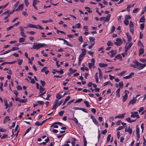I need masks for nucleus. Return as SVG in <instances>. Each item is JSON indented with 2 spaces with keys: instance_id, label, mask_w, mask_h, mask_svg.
Here are the masks:
<instances>
[{
  "instance_id": "nucleus-40",
  "label": "nucleus",
  "mask_w": 146,
  "mask_h": 146,
  "mask_svg": "<svg viewBox=\"0 0 146 146\" xmlns=\"http://www.w3.org/2000/svg\"><path fill=\"white\" fill-rule=\"evenodd\" d=\"M69 71L70 72L72 73H74L76 72L77 71L76 70H74L72 69V68H70L69 69Z\"/></svg>"
},
{
  "instance_id": "nucleus-28",
  "label": "nucleus",
  "mask_w": 146,
  "mask_h": 146,
  "mask_svg": "<svg viewBox=\"0 0 146 146\" xmlns=\"http://www.w3.org/2000/svg\"><path fill=\"white\" fill-rule=\"evenodd\" d=\"M145 21V18L144 16H143L139 21L140 23H144Z\"/></svg>"
},
{
  "instance_id": "nucleus-52",
  "label": "nucleus",
  "mask_w": 146,
  "mask_h": 146,
  "mask_svg": "<svg viewBox=\"0 0 146 146\" xmlns=\"http://www.w3.org/2000/svg\"><path fill=\"white\" fill-rule=\"evenodd\" d=\"M37 103L38 104L40 105H42L44 103L43 102L41 101H37Z\"/></svg>"
},
{
  "instance_id": "nucleus-23",
  "label": "nucleus",
  "mask_w": 146,
  "mask_h": 146,
  "mask_svg": "<svg viewBox=\"0 0 146 146\" xmlns=\"http://www.w3.org/2000/svg\"><path fill=\"white\" fill-rule=\"evenodd\" d=\"M120 88H119L116 91V96H118L119 97H120Z\"/></svg>"
},
{
  "instance_id": "nucleus-22",
  "label": "nucleus",
  "mask_w": 146,
  "mask_h": 146,
  "mask_svg": "<svg viewBox=\"0 0 146 146\" xmlns=\"http://www.w3.org/2000/svg\"><path fill=\"white\" fill-rule=\"evenodd\" d=\"M144 52V49L143 48H141L139 49V56L141 55L142 54H143Z\"/></svg>"
},
{
  "instance_id": "nucleus-57",
  "label": "nucleus",
  "mask_w": 146,
  "mask_h": 146,
  "mask_svg": "<svg viewBox=\"0 0 146 146\" xmlns=\"http://www.w3.org/2000/svg\"><path fill=\"white\" fill-rule=\"evenodd\" d=\"M64 111H61L59 112L58 113V115L60 116H62L63 114L64 113Z\"/></svg>"
},
{
  "instance_id": "nucleus-18",
  "label": "nucleus",
  "mask_w": 146,
  "mask_h": 146,
  "mask_svg": "<svg viewBox=\"0 0 146 146\" xmlns=\"http://www.w3.org/2000/svg\"><path fill=\"white\" fill-rule=\"evenodd\" d=\"M63 96H63V95L62 96V95H60V93H57L56 94V98L58 99H59V100L61 99Z\"/></svg>"
},
{
  "instance_id": "nucleus-16",
  "label": "nucleus",
  "mask_w": 146,
  "mask_h": 146,
  "mask_svg": "<svg viewBox=\"0 0 146 146\" xmlns=\"http://www.w3.org/2000/svg\"><path fill=\"white\" fill-rule=\"evenodd\" d=\"M10 120V119H9V117L8 116H7L5 118L3 121V123H5Z\"/></svg>"
},
{
  "instance_id": "nucleus-60",
  "label": "nucleus",
  "mask_w": 146,
  "mask_h": 146,
  "mask_svg": "<svg viewBox=\"0 0 146 146\" xmlns=\"http://www.w3.org/2000/svg\"><path fill=\"white\" fill-rule=\"evenodd\" d=\"M5 105L6 107V108L7 109L8 107V105L7 104V101H4Z\"/></svg>"
},
{
  "instance_id": "nucleus-33",
  "label": "nucleus",
  "mask_w": 146,
  "mask_h": 146,
  "mask_svg": "<svg viewBox=\"0 0 146 146\" xmlns=\"http://www.w3.org/2000/svg\"><path fill=\"white\" fill-rule=\"evenodd\" d=\"M84 103L86 104V106L88 107H90V105L89 104V102L87 101H84Z\"/></svg>"
},
{
  "instance_id": "nucleus-34",
  "label": "nucleus",
  "mask_w": 146,
  "mask_h": 146,
  "mask_svg": "<svg viewBox=\"0 0 146 146\" xmlns=\"http://www.w3.org/2000/svg\"><path fill=\"white\" fill-rule=\"evenodd\" d=\"M124 24L126 26L128 25L129 24V21L128 20L125 19L123 21Z\"/></svg>"
},
{
  "instance_id": "nucleus-19",
  "label": "nucleus",
  "mask_w": 146,
  "mask_h": 146,
  "mask_svg": "<svg viewBox=\"0 0 146 146\" xmlns=\"http://www.w3.org/2000/svg\"><path fill=\"white\" fill-rule=\"evenodd\" d=\"M99 65L100 67H106L108 66V64H107L102 63H99Z\"/></svg>"
},
{
  "instance_id": "nucleus-43",
  "label": "nucleus",
  "mask_w": 146,
  "mask_h": 146,
  "mask_svg": "<svg viewBox=\"0 0 146 146\" xmlns=\"http://www.w3.org/2000/svg\"><path fill=\"white\" fill-rule=\"evenodd\" d=\"M18 64L19 65H21L23 62V60L20 59H18Z\"/></svg>"
},
{
  "instance_id": "nucleus-29",
  "label": "nucleus",
  "mask_w": 146,
  "mask_h": 146,
  "mask_svg": "<svg viewBox=\"0 0 146 146\" xmlns=\"http://www.w3.org/2000/svg\"><path fill=\"white\" fill-rule=\"evenodd\" d=\"M119 85L120 88H123V82L122 81L120 82L119 83Z\"/></svg>"
},
{
  "instance_id": "nucleus-31",
  "label": "nucleus",
  "mask_w": 146,
  "mask_h": 146,
  "mask_svg": "<svg viewBox=\"0 0 146 146\" xmlns=\"http://www.w3.org/2000/svg\"><path fill=\"white\" fill-rule=\"evenodd\" d=\"M84 56L82 55V54H80L78 60L82 61L83 60Z\"/></svg>"
},
{
  "instance_id": "nucleus-61",
  "label": "nucleus",
  "mask_w": 146,
  "mask_h": 146,
  "mask_svg": "<svg viewBox=\"0 0 146 146\" xmlns=\"http://www.w3.org/2000/svg\"><path fill=\"white\" fill-rule=\"evenodd\" d=\"M58 100H56L54 103V104L58 106Z\"/></svg>"
},
{
  "instance_id": "nucleus-27",
  "label": "nucleus",
  "mask_w": 146,
  "mask_h": 146,
  "mask_svg": "<svg viewBox=\"0 0 146 146\" xmlns=\"http://www.w3.org/2000/svg\"><path fill=\"white\" fill-rule=\"evenodd\" d=\"M98 72L96 73L95 76L96 82L97 83H98Z\"/></svg>"
},
{
  "instance_id": "nucleus-53",
  "label": "nucleus",
  "mask_w": 146,
  "mask_h": 146,
  "mask_svg": "<svg viewBox=\"0 0 146 146\" xmlns=\"http://www.w3.org/2000/svg\"><path fill=\"white\" fill-rule=\"evenodd\" d=\"M82 101V99H79L77 100L75 102V103L80 102Z\"/></svg>"
},
{
  "instance_id": "nucleus-55",
  "label": "nucleus",
  "mask_w": 146,
  "mask_h": 146,
  "mask_svg": "<svg viewBox=\"0 0 146 146\" xmlns=\"http://www.w3.org/2000/svg\"><path fill=\"white\" fill-rule=\"evenodd\" d=\"M40 82L42 86H44L45 84V82L44 81H43L42 80H40Z\"/></svg>"
},
{
  "instance_id": "nucleus-38",
  "label": "nucleus",
  "mask_w": 146,
  "mask_h": 146,
  "mask_svg": "<svg viewBox=\"0 0 146 146\" xmlns=\"http://www.w3.org/2000/svg\"><path fill=\"white\" fill-rule=\"evenodd\" d=\"M125 115V113H124L122 114L118 115L119 118H123L124 117V115Z\"/></svg>"
},
{
  "instance_id": "nucleus-13",
  "label": "nucleus",
  "mask_w": 146,
  "mask_h": 146,
  "mask_svg": "<svg viewBox=\"0 0 146 146\" xmlns=\"http://www.w3.org/2000/svg\"><path fill=\"white\" fill-rule=\"evenodd\" d=\"M125 132H128L130 134H131L132 132V130L130 128V127L129 126L128 128L127 127L125 128Z\"/></svg>"
},
{
  "instance_id": "nucleus-30",
  "label": "nucleus",
  "mask_w": 146,
  "mask_h": 146,
  "mask_svg": "<svg viewBox=\"0 0 146 146\" xmlns=\"http://www.w3.org/2000/svg\"><path fill=\"white\" fill-rule=\"evenodd\" d=\"M72 139L73 140L71 141V143L73 146H74L75 144V141H76V139L74 138H72Z\"/></svg>"
},
{
  "instance_id": "nucleus-36",
  "label": "nucleus",
  "mask_w": 146,
  "mask_h": 146,
  "mask_svg": "<svg viewBox=\"0 0 146 146\" xmlns=\"http://www.w3.org/2000/svg\"><path fill=\"white\" fill-rule=\"evenodd\" d=\"M107 45L108 46H111L113 45V43L110 40L108 42Z\"/></svg>"
},
{
  "instance_id": "nucleus-56",
  "label": "nucleus",
  "mask_w": 146,
  "mask_h": 146,
  "mask_svg": "<svg viewBox=\"0 0 146 146\" xmlns=\"http://www.w3.org/2000/svg\"><path fill=\"white\" fill-rule=\"evenodd\" d=\"M3 86V83L2 82H1L0 84V89L2 92L3 91V89L2 88Z\"/></svg>"
},
{
  "instance_id": "nucleus-25",
  "label": "nucleus",
  "mask_w": 146,
  "mask_h": 146,
  "mask_svg": "<svg viewBox=\"0 0 146 146\" xmlns=\"http://www.w3.org/2000/svg\"><path fill=\"white\" fill-rule=\"evenodd\" d=\"M81 50L82 51V53L80 54H82L83 55L85 56L86 53V50L84 49H81Z\"/></svg>"
},
{
  "instance_id": "nucleus-63",
  "label": "nucleus",
  "mask_w": 146,
  "mask_h": 146,
  "mask_svg": "<svg viewBox=\"0 0 146 146\" xmlns=\"http://www.w3.org/2000/svg\"><path fill=\"white\" fill-rule=\"evenodd\" d=\"M24 2L26 5L27 7L29 5V3L27 0H24Z\"/></svg>"
},
{
  "instance_id": "nucleus-48",
  "label": "nucleus",
  "mask_w": 146,
  "mask_h": 146,
  "mask_svg": "<svg viewBox=\"0 0 146 146\" xmlns=\"http://www.w3.org/2000/svg\"><path fill=\"white\" fill-rule=\"evenodd\" d=\"M139 9V8H136L133 10V12L134 13H135L137 12Z\"/></svg>"
},
{
  "instance_id": "nucleus-7",
  "label": "nucleus",
  "mask_w": 146,
  "mask_h": 146,
  "mask_svg": "<svg viewBox=\"0 0 146 146\" xmlns=\"http://www.w3.org/2000/svg\"><path fill=\"white\" fill-rule=\"evenodd\" d=\"M138 113L137 112H131V116L132 117H136L137 118H139V116L137 114Z\"/></svg>"
},
{
  "instance_id": "nucleus-59",
  "label": "nucleus",
  "mask_w": 146,
  "mask_h": 146,
  "mask_svg": "<svg viewBox=\"0 0 146 146\" xmlns=\"http://www.w3.org/2000/svg\"><path fill=\"white\" fill-rule=\"evenodd\" d=\"M140 60L141 62L143 63H145V62H146V59H140Z\"/></svg>"
},
{
  "instance_id": "nucleus-10",
  "label": "nucleus",
  "mask_w": 146,
  "mask_h": 146,
  "mask_svg": "<svg viewBox=\"0 0 146 146\" xmlns=\"http://www.w3.org/2000/svg\"><path fill=\"white\" fill-rule=\"evenodd\" d=\"M137 101V99H136L134 97L133 99L130 100L128 104V105L129 106L131 104H134Z\"/></svg>"
},
{
  "instance_id": "nucleus-39",
  "label": "nucleus",
  "mask_w": 146,
  "mask_h": 146,
  "mask_svg": "<svg viewBox=\"0 0 146 146\" xmlns=\"http://www.w3.org/2000/svg\"><path fill=\"white\" fill-rule=\"evenodd\" d=\"M19 49V48L17 47H14L12 48L10 50L11 51H14L15 50H18Z\"/></svg>"
},
{
  "instance_id": "nucleus-35",
  "label": "nucleus",
  "mask_w": 146,
  "mask_h": 146,
  "mask_svg": "<svg viewBox=\"0 0 146 146\" xmlns=\"http://www.w3.org/2000/svg\"><path fill=\"white\" fill-rule=\"evenodd\" d=\"M71 119L74 121L76 124H77L78 123V121L76 117H73Z\"/></svg>"
},
{
  "instance_id": "nucleus-26",
  "label": "nucleus",
  "mask_w": 146,
  "mask_h": 146,
  "mask_svg": "<svg viewBox=\"0 0 146 146\" xmlns=\"http://www.w3.org/2000/svg\"><path fill=\"white\" fill-rule=\"evenodd\" d=\"M58 124L59 125H63V124H62V123L60 122H56L55 123H54L52 124L51 125L50 127H53V125L55 124Z\"/></svg>"
},
{
  "instance_id": "nucleus-20",
  "label": "nucleus",
  "mask_w": 146,
  "mask_h": 146,
  "mask_svg": "<svg viewBox=\"0 0 146 146\" xmlns=\"http://www.w3.org/2000/svg\"><path fill=\"white\" fill-rule=\"evenodd\" d=\"M108 84L110 85L111 86H113V84L110 81H107L104 83V86H105Z\"/></svg>"
},
{
  "instance_id": "nucleus-46",
  "label": "nucleus",
  "mask_w": 146,
  "mask_h": 146,
  "mask_svg": "<svg viewBox=\"0 0 146 146\" xmlns=\"http://www.w3.org/2000/svg\"><path fill=\"white\" fill-rule=\"evenodd\" d=\"M130 66L134 68H137V64H131Z\"/></svg>"
},
{
  "instance_id": "nucleus-50",
  "label": "nucleus",
  "mask_w": 146,
  "mask_h": 146,
  "mask_svg": "<svg viewBox=\"0 0 146 146\" xmlns=\"http://www.w3.org/2000/svg\"><path fill=\"white\" fill-rule=\"evenodd\" d=\"M83 139L84 144L87 145V142L86 139V138H85L84 136H83Z\"/></svg>"
},
{
  "instance_id": "nucleus-11",
  "label": "nucleus",
  "mask_w": 146,
  "mask_h": 146,
  "mask_svg": "<svg viewBox=\"0 0 146 146\" xmlns=\"http://www.w3.org/2000/svg\"><path fill=\"white\" fill-rule=\"evenodd\" d=\"M90 42L91 43V44L92 45H94L95 44V38L93 37H90L89 38Z\"/></svg>"
},
{
  "instance_id": "nucleus-44",
  "label": "nucleus",
  "mask_w": 146,
  "mask_h": 146,
  "mask_svg": "<svg viewBox=\"0 0 146 146\" xmlns=\"http://www.w3.org/2000/svg\"><path fill=\"white\" fill-rule=\"evenodd\" d=\"M64 42L67 45V46H71V47H72V45L70 44H69L68 42L66 40H64Z\"/></svg>"
},
{
  "instance_id": "nucleus-54",
  "label": "nucleus",
  "mask_w": 146,
  "mask_h": 146,
  "mask_svg": "<svg viewBox=\"0 0 146 146\" xmlns=\"http://www.w3.org/2000/svg\"><path fill=\"white\" fill-rule=\"evenodd\" d=\"M136 133H139V127L137 126L136 128Z\"/></svg>"
},
{
  "instance_id": "nucleus-64",
  "label": "nucleus",
  "mask_w": 146,
  "mask_h": 146,
  "mask_svg": "<svg viewBox=\"0 0 146 146\" xmlns=\"http://www.w3.org/2000/svg\"><path fill=\"white\" fill-rule=\"evenodd\" d=\"M141 29L143 30L144 28V24H141L140 25Z\"/></svg>"
},
{
  "instance_id": "nucleus-12",
  "label": "nucleus",
  "mask_w": 146,
  "mask_h": 146,
  "mask_svg": "<svg viewBox=\"0 0 146 146\" xmlns=\"http://www.w3.org/2000/svg\"><path fill=\"white\" fill-rule=\"evenodd\" d=\"M24 4H22L19 5L17 8L15 10L16 11L22 10L23 8Z\"/></svg>"
},
{
  "instance_id": "nucleus-42",
  "label": "nucleus",
  "mask_w": 146,
  "mask_h": 146,
  "mask_svg": "<svg viewBox=\"0 0 146 146\" xmlns=\"http://www.w3.org/2000/svg\"><path fill=\"white\" fill-rule=\"evenodd\" d=\"M31 129V127H30L29 128H28L27 129L26 132L23 135V136H25L27 133H28L29 132V131Z\"/></svg>"
},
{
  "instance_id": "nucleus-49",
  "label": "nucleus",
  "mask_w": 146,
  "mask_h": 146,
  "mask_svg": "<svg viewBox=\"0 0 146 146\" xmlns=\"http://www.w3.org/2000/svg\"><path fill=\"white\" fill-rule=\"evenodd\" d=\"M45 90L44 88L42 87L41 86L40 87V92L41 93L42 92L44 91Z\"/></svg>"
},
{
  "instance_id": "nucleus-45",
  "label": "nucleus",
  "mask_w": 146,
  "mask_h": 146,
  "mask_svg": "<svg viewBox=\"0 0 146 146\" xmlns=\"http://www.w3.org/2000/svg\"><path fill=\"white\" fill-rule=\"evenodd\" d=\"M126 72V71H122L120 73L118 74V75L120 76H122Z\"/></svg>"
},
{
  "instance_id": "nucleus-15",
  "label": "nucleus",
  "mask_w": 146,
  "mask_h": 146,
  "mask_svg": "<svg viewBox=\"0 0 146 146\" xmlns=\"http://www.w3.org/2000/svg\"><path fill=\"white\" fill-rule=\"evenodd\" d=\"M110 17V15L108 14L106 16V17H104L105 18V20H104V21H106L107 22H108L109 21V19Z\"/></svg>"
},
{
  "instance_id": "nucleus-14",
  "label": "nucleus",
  "mask_w": 146,
  "mask_h": 146,
  "mask_svg": "<svg viewBox=\"0 0 146 146\" xmlns=\"http://www.w3.org/2000/svg\"><path fill=\"white\" fill-rule=\"evenodd\" d=\"M27 26L28 27H31V28H36V29H38V28L37 27V26H36V25H34L33 24H28L27 25Z\"/></svg>"
},
{
  "instance_id": "nucleus-3",
  "label": "nucleus",
  "mask_w": 146,
  "mask_h": 146,
  "mask_svg": "<svg viewBox=\"0 0 146 146\" xmlns=\"http://www.w3.org/2000/svg\"><path fill=\"white\" fill-rule=\"evenodd\" d=\"M116 42H115L114 44H115L118 46H120L123 43V41L121 39L119 38H117L116 39Z\"/></svg>"
},
{
  "instance_id": "nucleus-47",
  "label": "nucleus",
  "mask_w": 146,
  "mask_h": 146,
  "mask_svg": "<svg viewBox=\"0 0 146 146\" xmlns=\"http://www.w3.org/2000/svg\"><path fill=\"white\" fill-rule=\"evenodd\" d=\"M9 3H8L4 6H0V9H1L2 8L4 9V8H5V7H6L8 5Z\"/></svg>"
},
{
  "instance_id": "nucleus-41",
  "label": "nucleus",
  "mask_w": 146,
  "mask_h": 146,
  "mask_svg": "<svg viewBox=\"0 0 146 146\" xmlns=\"http://www.w3.org/2000/svg\"><path fill=\"white\" fill-rule=\"evenodd\" d=\"M80 110H82V111H83L84 112L88 113V111L86 109L84 108H80Z\"/></svg>"
},
{
  "instance_id": "nucleus-6",
  "label": "nucleus",
  "mask_w": 146,
  "mask_h": 146,
  "mask_svg": "<svg viewBox=\"0 0 146 146\" xmlns=\"http://www.w3.org/2000/svg\"><path fill=\"white\" fill-rule=\"evenodd\" d=\"M137 69L139 70H141L146 66V64H143L139 62L137 64Z\"/></svg>"
},
{
  "instance_id": "nucleus-62",
  "label": "nucleus",
  "mask_w": 146,
  "mask_h": 146,
  "mask_svg": "<svg viewBox=\"0 0 146 146\" xmlns=\"http://www.w3.org/2000/svg\"><path fill=\"white\" fill-rule=\"evenodd\" d=\"M125 19L126 20H128V19H130L131 18V17L129 15H126L125 17Z\"/></svg>"
},
{
  "instance_id": "nucleus-24",
  "label": "nucleus",
  "mask_w": 146,
  "mask_h": 146,
  "mask_svg": "<svg viewBox=\"0 0 146 146\" xmlns=\"http://www.w3.org/2000/svg\"><path fill=\"white\" fill-rule=\"evenodd\" d=\"M70 98V96H68L65 99L64 101L62 104V105H64L68 101Z\"/></svg>"
},
{
  "instance_id": "nucleus-21",
  "label": "nucleus",
  "mask_w": 146,
  "mask_h": 146,
  "mask_svg": "<svg viewBox=\"0 0 146 146\" xmlns=\"http://www.w3.org/2000/svg\"><path fill=\"white\" fill-rule=\"evenodd\" d=\"M116 58H117V59H119L120 60L122 61V58L121 54H118L116 56Z\"/></svg>"
},
{
  "instance_id": "nucleus-58",
  "label": "nucleus",
  "mask_w": 146,
  "mask_h": 146,
  "mask_svg": "<svg viewBox=\"0 0 146 146\" xmlns=\"http://www.w3.org/2000/svg\"><path fill=\"white\" fill-rule=\"evenodd\" d=\"M47 97L45 98V99L47 100H49V98L51 96V95L50 94H47Z\"/></svg>"
},
{
  "instance_id": "nucleus-32",
  "label": "nucleus",
  "mask_w": 146,
  "mask_h": 146,
  "mask_svg": "<svg viewBox=\"0 0 146 146\" xmlns=\"http://www.w3.org/2000/svg\"><path fill=\"white\" fill-rule=\"evenodd\" d=\"M25 39L23 37L20 38L19 39V42H24L25 40Z\"/></svg>"
},
{
  "instance_id": "nucleus-5",
  "label": "nucleus",
  "mask_w": 146,
  "mask_h": 146,
  "mask_svg": "<svg viewBox=\"0 0 146 146\" xmlns=\"http://www.w3.org/2000/svg\"><path fill=\"white\" fill-rule=\"evenodd\" d=\"M125 95L123 96V102H125L127 100L128 98V94L129 93L128 91L125 90L124 92Z\"/></svg>"
},
{
  "instance_id": "nucleus-37",
  "label": "nucleus",
  "mask_w": 146,
  "mask_h": 146,
  "mask_svg": "<svg viewBox=\"0 0 146 146\" xmlns=\"http://www.w3.org/2000/svg\"><path fill=\"white\" fill-rule=\"evenodd\" d=\"M27 101V99H20L19 100V102L20 103H25Z\"/></svg>"
},
{
  "instance_id": "nucleus-8",
  "label": "nucleus",
  "mask_w": 146,
  "mask_h": 146,
  "mask_svg": "<svg viewBox=\"0 0 146 146\" xmlns=\"http://www.w3.org/2000/svg\"><path fill=\"white\" fill-rule=\"evenodd\" d=\"M21 31L20 34L21 35L24 37H26L27 36L25 35L24 33V31L23 29V27L21 26L19 27Z\"/></svg>"
},
{
  "instance_id": "nucleus-1",
  "label": "nucleus",
  "mask_w": 146,
  "mask_h": 146,
  "mask_svg": "<svg viewBox=\"0 0 146 146\" xmlns=\"http://www.w3.org/2000/svg\"><path fill=\"white\" fill-rule=\"evenodd\" d=\"M45 46H46V45L45 44L36 42L34 44L33 47L31 48V49L38 50L41 48Z\"/></svg>"
},
{
  "instance_id": "nucleus-2",
  "label": "nucleus",
  "mask_w": 146,
  "mask_h": 146,
  "mask_svg": "<svg viewBox=\"0 0 146 146\" xmlns=\"http://www.w3.org/2000/svg\"><path fill=\"white\" fill-rule=\"evenodd\" d=\"M117 52L116 50H112L111 51L108 52L107 54L109 55V56L111 58H112L115 56L117 54Z\"/></svg>"
},
{
  "instance_id": "nucleus-17",
  "label": "nucleus",
  "mask_w": 146,
  "mask_h": 146,
  "mask_svg": "<svg viewBox=\"0 0 146 146\" xmlns=\"http://www.w3.org/2000/svg\"><path fill=\"white\" fill-rule=\"evenodd\" d=\"M126 35L127 36L128 41L129 42H130L131 40V36L128 33H126Z\"/></svg>"
},
{
  "instance_id": "nucleus-51",
  "label": "nucleus",
  "mask_w": 146,
  "mask_h": 146,
  "mask_svg": "<svg viewBox=\"0 0 146 146\" xmlns=\"http://www.w3.org/2000/svg\"><path fill=\"white\" fill-rule=\"evenodd\" d=\"M146 11V6H145L144 7L143 10L142 11L141 13V14L142 15L143 14H144L145 11Z\"/></svg>"
},
{
  "instance_id": "nucleus-9",
  "label": "nucleus",
  "mask_w": 146,
  "mask_h": 146,
  "mask_svg": "<svg viewBox=\"0 0 146 146\" xmlns=\"http://www.w3.org/2000/svg\"><path fill=\"white\" fill-rule=\"evenodd\" d=\"M132 44V43H130L129 44L128 46H127V44L125 45V53L126 54H127V51L131 47Z\"/></svg>"
},
{
  "instance_id": "nucleus-4",
  "label": "nucleus",
  "mask_w": 146,
  "mask_h": 146,
  "mask_svg": "<svg viewBox=\"0 0 146 146\" xmlns=\"http://www.w3.org/2000/svg\"><path fill=\"white\" fill-rule=\"evenodd\" d=\"M130 31L133 35L134 32V25L132 21H130L129 25Z\"/></svg>"
}]
</instances>
